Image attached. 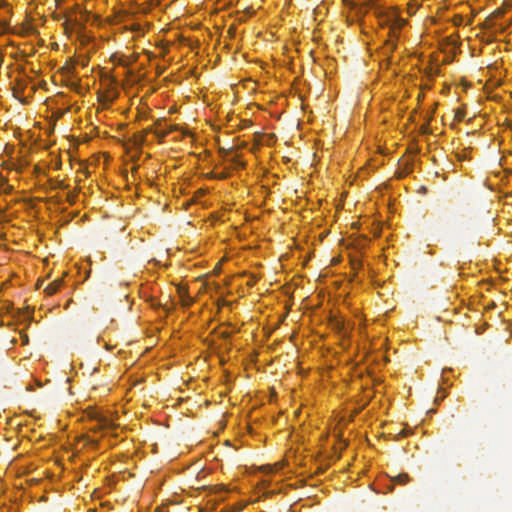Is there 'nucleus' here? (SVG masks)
Returning a JSON list of instances; mask_svg holds the SVG:
<instances>
[{
	"label": "nucleus",
	"mask_w": 512,
	"mask_h": 512,
	"mask_svg": "<svg viewBox=\"0 0 512 512\" xmlns=\"http://www.w3.org/2000/svg\"><path fill=\"white\" fill-rule=\"evenodd\" d=\"M53 182V188L55 189H67L68 188V185H66L63 181L61 180H55V181H52Z\"/></svg>",
	"instance_id": "8"
},
{
	"label": "nucleus",
	"mask_w": 512,
	"mask_h": 512,
	"mask_svg": "<svg viewBox=\"0 0 512 512\" xmlns=\"http://www.w3.org/2000/svg\"><path fill=\"white\" fill-rule=\"evenodd\" d=\"M411 171H412V164L405 163L403 166L399 167V169L396 171V176L398 178H403L406 175H408Z\"/></svg>",
	"instance_id": "4"
},
{
	"label": "nucleus",
	"mask_w": 512,
	"mask_h": 512,
	"mask_svg": "<svg viewBox=\"0 0 512 512\" xmlns=\"http://www.w3.org/2000/svg\"><path fill=\"white\" fill-rule=\"evenodd\" d=\"M63 280L62 279H56L53 282H51L46 288L45 291L48 295H52L56 293V291L59 289V287L62 285Z\"/></svg>",
	"instance_id": "3"
},
{
	"label": "nucleus",
	"mask_w": 512,
	"mask_h": 512,
	"mask_svg": "<svg viewBox=\"0 0 512 512\" xmlns=\"http://www.w3.org/2000/svg\"><path fill=\"white\" fill-rule=\"evenodd\" d=\"M8 27V24L5 21H0V31L4 32Z\"/></svg>",
	"instance_id": "10"
},
{
	"label": "nucleus",
	"mask_w": 512,
	"mask_h": 512,
	"mask_svg": "<svg viewBox=\"0 0 512 512\" xmlns=\"http://www.w3.org/2000/svg\"><path fill=\"white\" fill-rule=\"evenodd\" d=\"M396 47V43L394 40H388L385 44V49L387 53H391Z\"/></svg>",
	"instance_id": "7"
},
{
	"label": "nucleus",
	"mask_w": 512,
	"mask_h": 512,
	"mask_svg": "<svg viewBox=\"0 0 512 512\" xmlns=\"http://www.w3.org/2000/svg\"><path fill=\"white\" fill-rule=\"evenodd\" d=\"M405 21L401 18H394L392 20V23L390 25V37L391 38H398V31L404 26Z\"/></svg>",
	"instance_id": "2"
},
{
	"label": "nucleus",
	"mask_w": 512,
	"mask_h": 512,
	"mask_svg": "<svg viewBox=\"0 0 512 512\" xmlns=\"http://www.w3.org/2000/svg\"><path fill=\"white\" fill-rule=\"evenodd\" d=\"M75 199H76V193L74 192H69L68 195H67V200L70 202V203H74L75 202Z\"/></svg>",
	"instance_id": "9"
},
{
	"label": "nucleus",
	"mask_w": 512,
	"mask_h": 512,
	"mask_svg": "<svg viewBox=\"0 0 512 512\" xmlns=\"http://www.w3.org/2000/svg\"><path fill=\"white\" fill-rule=\"evenodd\" d=\"M91 419L97 421V424L91 428L93 431H100L102 429L112 428L113 423L107 418L100 415L98 412H92L90 414Z\"/></svg>",
	"instance_id": "1"
},
{
	"label": "nucleus",
	"mask_w": 512,
	"mask_h": 512,
	"mask_svg": "<svg viewBox=\"0 0 512 512\" xmlns=\"http://www.w3.org/2000/svg\"><path fill=\"white\" fill-rule=\"evenodd\" d=\"M5 5H7L6 2L4 0H0V7H3Z\"/></svg>",
	"instance_id": "11"
},
{
	"label": "nucleus",
	"mask_w": 512,
	"mask_h": 512,
	"mask_svg": "<svg viewBox=\"0 0 512 512\" xmlns=\"http://www.w3.org/2000/svg\"><path fill=\"white\" fill-rule=\"evenodd\" d=\"M394 481L399 483V484L404 485V484H406L409 481V476L406 473H402V474L397 475L394 478Z\"/></svg>",
	"instance_id": "5"
},
{
	"label": "nucleus",
	"mask_w": 512,
	"mask_h": 512,
	"mask_svg": "<svg viewBox=\"0 0 512 512\" xmlns=\"http://www.w3.org/2000/svg\"><path fill=\"white\" fill-rule=\"evenodd\" d=\"M175 128L171 127L169 130H156L155 131V134L157 135V137L159 139H163L164 137H166L170 131L174 130Z\"/></svg>",
	"instance_id": "6"
}]
</instances>
